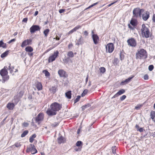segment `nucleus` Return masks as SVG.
<instances>
[{"label":"nucleus","instance_id":"4c0bfd02","mask_svg":"<svg viewBox=\"0 0 155 155\" xmlns=\"http://www.w3.org/2000/svg\"><path fill=\"white\" fill-rule=\"evenodd\" d=\"M81 98V97L80 96H77V98L75 99L74 101V103H75L78 102L80 100Z\"/></svg>","mask_w":155,"mask_h":155},{"label":"nucleus","instance_id":"a878e982","mask_svg":"<svg viewBox=\"0 0 155 155\" xmlns=\"http://www.w3.org/2000/svg\"><path fill=\"white\" fill-rule=\"evenodd\" d=\"M36 137V135L35 134H33L29 138V142L30 143H32L34 140V139Z\"/></svg>","mask_w":155,"mask_h":155},{"label":"nucleus","instance_id":"49530a36","mask_svg":"<svg viewBox=\"0 0 155 155\" xmlns=\"http://www.w3.org/2000/svg\"><path fill=\"white\" fill-rule=\"evenodd\" d=\"M26 151L27 153L31 152V147L30 145H29V147L27 148Z\"/></svg>","mask_w":155,"mask_h":155},{"label":"nucleus","instance_id":"4d7b16f0","mask_svg":"<svg viewBox=\"0 0 155 155\" xmlns=\"http://www.w3.org/2000/svg\"><path fill=\"white\" fill-rule=\"evenodd\" d=\"M130 24L133 25H135V22H134L133 21H130Z\"/></svg>","mask_w":155,"mask_h":155},{"label":"nucleus","instance_id":"0eeeda50","mask_svg":"<svg viewBox=\"0 0 155 155\" xmlns=\"http://www.w3.org/2000/svg\"><path fill=\"white\" fill-rule=\"evenodd\" d=\"M59 54L58 51H56L54 52V54L50 56L49 57L48 61L49 63L53 62L55 60V59L57 57Z\"/></svg>","mask_w":155,"mask_h":155},{"label":"nucleus","instance_id":"412c9836","mask_svg":"<svg viewBox=\"0 0 155 155\" xmlns=\"http://www.w3.org/2000/svg\"><path fill=\"white\" fill-rule=\"evenodd\" d=\"M150 116L154 122H155V120H154V119L155 117V111H151L150 113Z\"/></svg>","mask_w":155,"mask_h":155},{"label":"nucleus","instance_id":"e2e57ef3","mask_svg":"<svg viewBox=\"0 0 155 155\" xmlns=\"http://www.w3.org/2000/svg\"><path fill=\"white\" fill-rule=\"evenodd\" d=\"M38 14V11H36L35 12V14H34V15L35 16H36Z\"/></svg>","mask_w":155,"mask_h":155},{"label":"nucleus","instance_id":"f704fd0d","mask_svg":"<svg viewBox=\"0 0 155 155\" xmlns=\"http://www.w3.org/2000/svg\"><path fill=\"white\" fill-rule=\"evenodd\" d=\"M43 73H44L45 76H48L50 75V73H49L46 70H44L43 71Z\"/></svg>","mask_w":155,"mask_h":155},{"label":"nucleus","instance_id":"7ed1b4c3","mask_svg":"<svg viewBox=\"0 0 155 155\" xmlns=\"http://www.w3.org/2000/svg\"><path fill=\"white\" fill-rule=\"evenodd\" d=\"M141 31L143 37L146 38H148L150 36V33L149 29L144 24H143L142 25Z\"/></svg>","mask_w":155,"mask_h":155},{"label":"nucleus","instance_id":"423d86ee","mask_svg":"<svg viewBox=\"0 0 155 155\" xmlns=\"http://www.w3.org/2000/svg\"><path fill=\"white\" fill-rule=\"evenodd\" d=\"M114 45L112 43H110L107 44L106 46V51L109 53L112 52L114 49Z\"/></svg>","mask_w":155,"mask_h":155},{"label":"nucleus","instance_id":"bf43d9fd","mask_svg":"<svg viewBox=\"0 0 155 155\" xmlns=\"http://www.w3.org/2000/svg\"><path fill=\"white\" fill-rule=\"evenodd\" d=\"M73 46V45L72 44H70L68 45V47L69 48H70L71 47H72Z\"/></svg>","mask_w":155,"mask_h":155},{"label":"nucleus","instance_id":"4be33fe9","mask_svg":"<svg viewBox=\"0 0 155 155\" xmlns=\"http://www.w3.org/2000/svg\"><path fill=\"white\" fill-rule=\"evenodd\" d=\"M57 87L55 86L52 87L49 89L51 92L53 94L55 93L57 91Z\"/></svg>","mask_w":155,"mask_h":155},{"label":"nucleus","instance_id":"cd10ccee","mask_svg":"<svg viewBox=\"0 0 155 155\" xmlns=\"http://www.w3.org/2000/svg\"><path fill=\"white\" fill-rule=\"evenodd\" d=\"M69 58H73L74 57V54L72 51H69L67 54Z\"/></svg>","mask_w":155,"mask_h":155},{"label":"nucleus","instance_id":"20e7f679","mask_svg":"<svg viewBox=\"0 0 155 155\" xmlns=\"http://www.w3.org/2000/svg\"><path fill=\"white\" fill-rule=\"evenodd\" d=\"M7 67L5 66L4 68L0 71V74L2 77V80L4 82L8 80L9 78V76L7 75L8 72Z\"/></svg>","mask_w":155,"mask_h":155},{"label":"nucleus","instance_id":"13d9d810","mask_svg":"<svg viewBox=\"0 0 155 155\" xmlns=\"http://www.w3.org/2000/svg\"><path fill=\"white\" fill-rule=\"evenodd\" d=\"M152 20L153 21L155 22V14L153 15Z\"/></svg>","mask_w":155,"mask_h":155},{"label":"nucleus","instance_id":"0e129e2a","mask_svg":"<svg viewBox=\"0 0 155 155\" xmlns=\"http://www.w3.org/2000/svg\"><path fill=\"white\" fill-rule=\"evenodd\" d=\"M23 92L22 91H21L19 93V94L21 95V96H22L23 94Z\"/></svg>","mask_w":155,"mask_h":155},{"label":"nucleus","instance_id":"393cba45","mask_svg":"<svg viewBox=\"0 0 155 155\" xmlns=\"http://www.w3.org/2000/svg\"><path fill=\"white\" fill-rule=\"evenodd\" d=\"M76 145L77 147L81 148L83 145L82 142L81 141H78L76 143Z\"/></svg>","mask_w":155,"mask_h":155},{"label":"nucleus","instance_id":"6e6552de","mask_svg":"<svg viewBox=\"0 0 155 155\" xmlns=\"http://www.w3.org/2000/svg\"><path fill=\"white\" fill-rule=\"evenodd\" d=\"M128 45L130 46L135 47L137 45L136 40L133 38L128 39L127 41Z\"/></svg>","mask_w":155,"mask_h":155},{"label":"nucleus","instance_id":"69168bd1","mask_svg":"<svg viewBox=\"0 0 155 155\" xmlns=\"http://www.w3.org/2000/svg\"><path fill=\"white\" fill-rule=\"evenodd\" d=\"M28 54L30 56H32L33 55V53H28Z\"/></svg>","mask_w":155,"mask_h":155},{"label":"nucleus","instance_id":"b1692460","mask_svg":"<svg viewBox=\"0 0 155 155\" xmlns=\"http://www.w3.org/2000/svg\"><path fill=\"white\" fill-rule=\"evenodd\" d=\"M71 91H69L65 93L66 97L68 99H71Z\"/></svg>","mask_w":155,"mask_h":155},{"label":"nucleus","instance_id":"79ce46f5","mask_svg":"<svg viewBox=\"0 0 155 155\" xmlns=\"http://www.w3.org/2000/svg\"><path fill=\"white\" fill-rule=\"evenodd\" d=\"M126 97V96L125 95H123L120 97V100L121 101H123Z\"/></svg>","mask_w":155,"mask_h":155},{"label":"nucleus","instance_id":"e433bc0d","mask_svg":"<svg viewBox=\"0 0 155 155\" xmlns=\"http://www.w3.org/2000/svg\"><path fill=\"white\" fill-rule=\"evenodd\" d=\"M8 54V51H5L1 54V57L2 58L5 57Z\"/></svg>","mask_w":155,"mask_h":155},{"label":"nucleus","instance_id":"5fc2aeb1","mask_svg":"<svg viewBox=\"0 0 155 155\" xmlns=\"http://www.w3.org/2000/svg\"><path fill=\"white\" fill-rule=\"evenodd\" d=\"M84 35L87 36L88 35V33L87 31H85L84 32Z\"/></svg>","mask_w":155,"mask_h":155},{"label":"nucleus","instance_id":"f3484780","mask_svg":"<svg viewBox=\"0 0 155 155\" xmlns=\"http://www.w3.org/2000/svg\"><path fill=\"white\" fill-rule=\"evenodd\" d=\"M134 77V76H133L132 77H130L128 78L127 79H126L125 81H122L121 83V84L123 85H124L125 84H126L128 82H130L131 80Z\"/></svg>","mask_w":155,"mask_h":155},{"label":"nucleus","instance_id":"680f3d73","mask_svg":"<svg viewBox=\"0 0 155 155\" xmlns=\"http://www.w3.org/2000/svg\"><path fill=\"white\" fill-rule=\"evenodd\" d=\"M115 3V2H113V3H111V4L108 5L107 6V7H110V6H111L112 5H113L114 4V3Z\"/></svg>","mask_w":155,"mask_h":155},{"label":"nucleus","instance_id":"de8ad7c7","mask_svg":"<svg viewBox=\"0 0 155 155\" xmlns=\"http://www.w3.org/2000/svg\"><path fill=\"white\" fill-rule=\"evenodd\" d=\"M15 146L17 147H19L20 146V144L19 143H16L15 144Z\"/></svg>","mask_w":155,"mask_h":155},{"label":"nucleus","instance_id":"c9c22d12","mask_svg":"<svg viewBox=\"0 0 155 155\" xmlns=\"http://www.w3.org/2000/svg\"><path fill=\"white\" fill-rule=\"evenodd\" d=\"M112 152L114 154L116 153V148L115 146L113 147H112Z\"/></svg>","mask_w":155,"mask_h":155},{"label":"nucleus","instance_id":"f8f14e48","mask_svg":"<svg viewBox=\"0 0 155 155\" xmlns=\"http://www.w3.org/2000/svg\"><path fill=\"white\" fill-rule=\"evenodd\" d=\"M92 38L95 45L97 44L99 41V38L96 34H93L92 35Z\"/></svg>","mask_w":155,"mask_h":155},{"label":"nucleus","instance_id":"c85d7f7f","mask_svg":"<svg viewBox=\"0 0 155 155\" xmlns=\"http://www.w3.org/2000/svg\"><path fill=\"white\" fill-rule=\"evenodd\" d=\"M125 92L124 90L122 89L120 90L117 93V95L118 96L119 95H120L124 93Z\"/></svg>","mask_w":155,"mask_h":155},{"label":"nucleus","instance_id":"864d4df0","mask_svg":"<svg viewBox=\"0 0 155 155\" xmlns=\"http://www.w3.org/2000/svg\"><path fill=\"white\" fill-rule=\"evenodd\" d=\"M28 124L27 123H24L23 124V125L25 127H27L28 126Z\"/></svg>","mask_w":155,"mask_h":155},{"label":"nucleus","instance_id":"a19ab883","mask_svg":"<svg viewBox=\"0 0 155 155\" xmlns=\"http://www.w3.org/2000/svg\"><path fill=\"white\" fill-rule=\"evenodd\" d=\"M74 149L76 151H80L81 150V148L79 147L78 148L77 147H75Z\"/></svg>","mask_w":155,"mask_h":155},{"label":"nucleus","instance_id":"2eb2a0df","mask_svg":"<svg viewBox=\"0 0 155 155\" xmlns=\"http://www.w3.org/2000/svg\"><path fill=\"white\" fill-rule=\"evenodd\" d=\"M35 86L38 91H40L42 90V86L41 83L39 82H36L35 83Z\"/></svg>","mask_w":155,"mask_h":155},{"label":"nucleus","instance_id":"f257e3e1","mask_svg":"<svg viewBox=\"0 0 155 155\" xmlns=\"http://www.w3.org/2000/svg\"><path fill=\"white\" fill-rule=\"evenodd\" d=\"M50 108L48 109L46 113L49 116H52L56 114V111L60 110L61 108V105L56 102L52 103L50 105Z\"/></svg>","mask_w":155,"mask_h":155},{"label":"nucleus","instance_id":"338daca9","mask_svg":"<svg viewBox=\"0 0 155 155\" xmlns=\"http://www.w3.org/2000/svg\"><path fill=\"white\" fill-rule=\"evenodd\" d=\"M80 131V128L78 129V130L77 131V133L78 134H79V133Z\"/></svg>","mask_w":155,"mask_h":155},{"label":"nucleus","instance_id":"6ab92c4d","mask_svg":"<svg viewBox=\"0 0 155 155\" xmlns=\"http://www.w3.org/2000/svg\"><path fill=\"white\" fill-rule=\"evenodd\" d=\"M58 143H64L65 142V140L64 138L62 137L61 136L58 138Z\"/></svg>","mask_w":155,"mask_h":155},{"label":"nucleus","instance_id":"4468645a","mask_svg":"<svg viewBox=\"0 0 155 155\" xmlns=\"http://www.w3.org/2000/svg\"><path fill=\"white\" fill-rule=\"evenodd\" d=\"M31 147V152L32 154H34L37 152L35 146L31 144H30Z\"/></svg>","mask_w":155,"mask_h":155},{"label":"nucleus","instance_id":"8fccbe9b","mask_svg":"<svg viewBox=\"0 0 155 155\" xmlns=\"http://www.w3.org/2000/svg\"><path fill=\"white\" fill-rule=\"evenodd\" d=\"M15 41V38H14V39H12L11 40L9 41L8 42V44H10V43H11L12 42H14Z\"/></svg>","mask_w":155,"mask_h":155},{"label":"nucleus","instance_id":"39448f33","mask_svg":"<svg viewBox=\"0 0 155 155\" xmlns=\"http://www.w3.org/2000/svg\"><path fill=\"white\" fill-rule=\"evenodd\" d=\"M144 11L143 9H140L139 8H135L133 11V15L134 17H137L139 16L141 17V13Z\"/></svg>","mask_w":155,"mask_h":155},{"label":"nucleus","instance_id":"9b49d317","mask_svg":"<svg viewBox=\"0 0 155 155\" xmlns=\"http://www.w3.org/2000/svg\"><path fill=\"white\" fill-rule=\"evenodd\" d=\"M44 115L43 113H39L36 117L35 120L36 122L39 124V122L42 121L44 119Z\"/></svg>","mask_w":155,"mask_h":155},{"label":"nucleus","instance_id":"bb28decb","mask_svg":"<svg viewBox=\"0 0 155 155\" xmlns=\"http://www.w3.org/2000/svg\"><path fill=\"white\" fill-rule=\"evenodd\" d=\"M9 66L8 68V69L10 71V73H12L13 72V69H14V67L13 66H11V64H9Z\"/></svg>","mask_w":155,"mask_h":155},{"label":"nucleus","instance_id":"a18cd8bd","mask_svg":"<svg viewBox=\"0 0 155 155\" xmlns=\"http://www.w3.org/2000/svg\"><path fill=\"white\" fill-rule=\"evenodd\" d=\"M148 76L147 74H145L144 76V79L145 80H148Z\"/></svg>","mask_w":155,"mask_h":155},{"label":"nucleus","instance_id":"c03bdc74","mask_svg":"<svg viewBox=\"0 0 155 155\" xmlns=\"http://www.w3.org/2000/svg\"><path fill=\"white\" fill-rule=\"evenodd\" d=\"M97 3H98V2H96V3H94L92 5H90V6H89L87 8V9H88V8H91L92 7H93V6L96 5Z\"/></svg>","mask_w":155,"mask_h":155},{"label":"nucleus","instance_id":"9d476101","mask_svg":"<svg viewBox=\"0 0 155 155\" xmlns=\"http://www.w3.org/2000/svg\"><path fill=\"white\" fill-rule=\"evenodd\" d=\"M41 28L38 25H33L30 28V32L31 34L34 33L36 31H39Z\"/></svg>","mask_w":155,"mask_h":155},{"label":"nucleus","instance_id":"a211bd4d","mask_svg":"<svg viewBox=\"0 0 155 155\" xmlns=\"http://www.w3.org/2000/svg\"><path fill=\"white\" fill-rule=\"evenodd\" d=\"M81 27V26L80 25H77L76 27H75L72 30L70 31L68 33V35H70L72 34L73 32L76 31L78 29L80 28Z\"/></svg>","mask_w":155,"mask_h":155},{"label":"nucleus","instance_id":"dca6fc26","mask_svg":"<svg viewBox=\"0 0 155 155\" xmlns=\"http://www.w3.org/2000/svg\"><path fill=\"white\" fill-rule=\"evenodd\" d=\"M58 74L61 77H65L66 73L65 71L62 69L59 70L58 72Z\"/></svg>","mask_w":155,"mask_h":155},{"label":"nucleus","instance_id":"c756f323","mask_svg":"<svg viewBox=\"0 0 155 155\" xmlns=\"http://www.w3.org/2000/svg\"><path fill=\"white\" fill-rule=\"evenodd\" d=\"M49 32V30L48 29H47L44 31L43 33L45 35V37H47V36Z\"/></svg>","mask_w":155,"mask_h":155},{"label":"nucleus","instance_id":"7c9ffc66","mask_svg":"<svg viewBox=\"0 0 155 155\" xmlns=\"http://www.w3.org/2000/svg\"><path fill=\"white\" fill-rule=\"evenodd\" d=\"M0 47H2L3 48H6V44H4L2 41H0Z\"/></svg>","mask_w":155,"mask_h":155},{"label":"nucleus","instance_id":"473e14b6","mask_svg":"<svg viewBox=\"0 0 155 155\" xmlns=\"http://www.w3.org/2000/svg\"><path fill=\"white\" fill-rule=\"evenodd\" d=\"M28 130L25 131L21 134V137H25L28 133Z\"/></svg>","mask_w":155,"mask_h":155},{"label":"nucleus","instance_id":"052dcab7","mask_svg":"<svg viewBox=\"0 0 155 155\" xmlns=\"http://www.w3.org/2000/svg\"><path fill=\"white\" fill-rule=\"evenodd\" d=\"M117 96H118L117 95V94L116 93L112 97V98H115L116 97H117Z\"/></svg>","mask_w":155,"mask_h":155},{"label":"nucleus","instance_id":"6e6d98bb","mask_svg":"<svg viewBox=\"0 0 155 155\" xmlns=\"http://www.w3.org/2000/svg\"><path fill=\"white\" fill-rule=\"evenodd\" d=\"M88 74L87 76V77L86 78V80H85V82H86V84H87V82L88 81Z\"/></svg>","mask_w":155,"mask_h":155},{"label":"nucleus","instance_id":"ea45409f","mask_svg":"<svg viewBox=\"0 0 155 155\" xmlns=\"http://www.w3.org/2000/svg\"><path fill=\"white\" fill-rule=\"evenodd\" d=\"M87 89H85L84 90V91L83 92V93L82 94V96H84L85 94L87 93Z\"/></svg>","mask_w":155,"mask_h":155},{"label":"nucleus","instance_id":"f03ea898","mask_svg":"<svg viewBox=\"0 0 155 155\" xmlns=\"http://www.w3.org/2000/svg\"><path fill=\"white\" fill-rule=\"evenodd\" d=\"M147 53L143 49L141 48L137 50L136 54V59H145L147 58Z\"/></svg>","mask_w":155,"mask_h":155},{"label":"nucleus","instance_id":"3c124183","mask_svg":"<svg viewBox=\"0 0 155 155\" xmlns=\"http://www.w3.org/2000/svg\"><path fill=\"white\" fill-rule=\"evenodd\" d=\"M138 130L140 132H143V129L142 128H139L138 129V130Z\"/></svg>","mask_w":155,"mask_h":155},{"label":"nucleus","instance_id":"ddd939ff","mask_svg":"<svg viewBox=\"0 0 155 155\" xmlns=\"http://www.w3.org/2000/svg\"><path fill=\"white\" fill-rule=\"evenodd\" d=\"M150 12L148 11H145L142 15V18L144 21L147 20L150 17Z\"/></svg>","mask_w":155,"mask_h":155},{"label":"nucleus","instance_id":"603ef678","mask_svg":"<svg viewBox=\"0 0 155 155\" xmlns=\"http://www.w3.org/2000/svg\"><path fill=\"white\" fill-rule=\"evenodd\" d=\"M28 20L27 18H24L23 20H22V22H26Z\"/></svg>","mask_w":155,"mask_h":155},{"label":"nucleus","instance_id":"37998d69","mask_svg":"<svg viewBox=\"0 0 155 155\" xmlns=\"http://www.w3.org/2000/svg\"><path fill=\"white\" fill-rule=\"evenodd\" d=\"M141 107L142 105H138L135 107V109L138 110H139Z\"/></svg>","mask_w":155,"mask_h":155},{"label":"nucleus","instance_id":"72a5a7b5","mask_svg":"<svg viewBox=\"0 0 155 155\" xmlns=\"http://www.w3.org/2000/svg\"><path fill=\"white\" fill-rule=\"evenodd\" d=\"M99 70L100 72L103 73L105 72L106 69L104 67H101L100 68Z\"/></svg>","mask_w":155,"mask_h":155},{"label":"nucleus","instance_id":"aec40b11","mask_svg":"<svg viewBox=\"0 0 155 155\" xmlns=\"http://www.w3.org/2000/svg\"><path fill=\"white\" fill-rule=\"evenodd\" d=\"M15 106L14 104L13 103H9L7 105V108L9 110H12Z\"/></svg>","mask_w":155,"mask_h":155},{"label":"nucleus","instance_id":"1a4fd4ad","mask_svg":"<svg viewBox=\"0 0 155 155\" xmlns=\"http://www.w3.org/2000/svg\"><path fill=\"white\" fill-rule=\"evenodd\" d=\"M32 40L31 38L25 40L22 43L21 46L23 48L27 45H31L32 44Z\"/></svg>","mask_w":155,"mask_h":155},{"label":"nucleus","instance_id":"774afa93","mask_svg":"<svg viewBox=\"0 0 155 155\" xmlns=\"http://www.w3.org/2000/svg\"><path fill=\"white\" fill-rule=\"evenodd\" d=\"M135 127L136 128H137V129L139 128V126L137 125H136L135 126Z\"/></svg>","mask_w":155,"mask_h":155},{"label":"nucleus","instance_id":"58836bf2","mask_svg":"<svg viewBox=\"0 0 155 155\" xmlns=\"http://www.w3.org/2000/svg\"><path fill=\"white\" fill-rule=\"evenodd\" d=\"M154 67L153 65H150L148 67V69L150 71H152Z\"/></svg>","mask_w":155,"mask_h":155},{"label":"nucleus","instance_id":"2f4dec72","mask_svg":"<svg viewBox=\"0 0 155 155\" xmlns=\"http://www.w3.org/2000/svg\"><path fill=\"white\" fill-rule=\"evenodd\" d=\"M91 106L90 104H88L87 105H85L82 107L81 108L82 110H84L86 108L90 107Z\"/></svg>","mask_w":155,"mask_h":155},{"label":"nucleus","instance_id":"09e8293b","mask_svg":"<svg viewBox=\"0 0 155 155\" xmlns=\"http://www.w3.org/2000/svg\"><path fill=\"white\" fill-rule=\"evenodd\" d=\"M65 10L64 9H61L59 10V12L60 13H61L64 12Z\"/></svg>","mask_w":155,"mask_h":155},{"label":"nucleus","instance_id":"5701e85b","mask_svg":"<svg viewBox=\"0 0 155 155\" xmlns=\"http://www.w3.org/2000/svg\"><path fill=\"white\" fill-rule=\"evenodd\" d=\"M25 50L27 52H31L33 51V49L31 46H28L25 48Z\"/></svg>","mask_w":155,"mask_h":155}]
</instances>
